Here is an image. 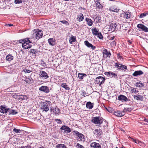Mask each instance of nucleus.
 <instances>
[{"label": "nucleus", "mask_w": 148, "mask_h": 148, "mask_svg": "<svg viewBox=\"0 0 148 148\" xmlns=\"http://www.w3.org/2000/svg\"><path fill=\"white\" fill-rule=\"evenodd\" d=\"M98 37L100 39H102L103 38V36L101 32H99L98 34L97 35Z\"/></svg>", "instance_id": "45"}, {"label": "nucleus", "mask_w": 148, "mask_h": 148, "mask_svg": "<svg viewBox=\"0 0 148 148\" xmlns=\"http://www.w3.org/2000/svg\"><path fill=\"white\" fill-rule=\"evenodd\" d=\"M90 146L92 148H101V146L100 144L96 142L91 143Z\"/></svg>", "instance_id": "15"}, {"label": "nucleus", "mask_w": 148, "mask_h": 148, "mask_svg": "<svg viewBox=\"0 0 148 148\" xmlns=\"http://www.w3.org/2000/svg\"><path fill=\"white\" fill-rule=\"evenodd\" d=\"M82 95L84 97H85L86 96H88L89 95H87V93H86V92L84 91H82Z\"/></svg>", "instance_id": "54"}, {"label": "nucleus", "mask_w": 148, "mask_h": 148, "mask_svg": "<svg viewBox=\"0 0 148 148\" xmlns=\"http://www.w3.org/2000/svg\"><path fill=\"white\" fill-rule=\"evenodd\" d=\"M148 14V13H143L141 14L139 16L140 18H143L145 16L147 15Z\"/></svg>", "instance_id": "44"}, {"label": "nucleus", "mask_w": 148, "mask_h": 148, "mask_svg": "<svg viewBox=\"0 0 148 148\" xmlns=\"http://www.w3.org/2000/svg\"><path fill=\"white\" fill-rule=\"evenodd\" d=\"M114 114L115 115L118 117L122 116L125 115V113H124L122 111H121L119 110L114 111Z\"/></svg>", "instance_id": "13"}, {"label": "nucleus", "mask_w": 148, "mask_h": 148, "mask_svg": "<svg viewBox=\"0 0 148 148\" xmlns=\"http://www.w3.org/2000/svg\"><path fill=\"white\" fill-rule=\"evenodd\" d=\"M99 0H95L94 1L96 7L98 9H101L103 8V6L100 3Z\"/></svg>", "instance_id": "20"}, {"label": "nucleus", "mask_w": 148, "mask_h": 148, "mask_svg": "<svg viewBox=\"0 0 148 148\" xmlns=\"http://www.w3.org/2000/svg\"><path fill=\"white\" fill-rule=\"evenodd\" d=\"M73 132L75 133V134L74 135H75L79 138V140L80 141H83L84 136V135L81 133H80L78 132L77 131H74Z\"/></svg>", "instance_id": "9"}, {"label": "nucleus", "mask_w": 148, "mask_h": 148, "mask_svg": "<svg viewBox=\"0 0 148 148\" xmlns=\"http://www.w3.org/2000/svg\"><path fill=\"white\" fill-rule=\"evenodd\" d=\"M22 71H23L26 73H29L32 72V71L31 69H30L29 67H26Z\"/></svg>", "instance_id": "30"}, {"label": "nucleus", "mask_w": 148, "mask_h": 148, "mask_svg": "<svg viewBox=\"0 0 148 148\" xmlns=\"http://www.w3.org/2000/svg\"><path fill=\"white\" fill-rule=\"evenodd\" d=\"M119 65H120V66H119V69L123 70L125 71L127 70V67L126 66L123 65L121 64Z\"/></svg>", "instance_id": "36"}, {"label": "nucleus", "mask_w": 148, "mask_h": 148, "mask_svg": "<svg viewBox=\"0 0 148 148\" xmlns=\"http://www.w3.org/2000/svg\"><path fill=\"white\" fill-rule=\"evenodd\" d=\"M76 147H77V148H79V147L80 148H84V147H83L82 145H81L80 144L78 143L77 144Z\"/></svg>", "instance_id": "50"}, {"label": "nucleus", "mask_w": 148, "mask_h": 148, "mask_svg": "<svg viewBox=\"0 0 148 148\" xmlns=\"http://www.w3.org/2000/svg\"><path fill=\"white\" fill-rule=\"evenodd\" d=\"M119 64H121L116 63H115V66L116 67L118 68V69H119V66H120V65Z\"/></svg>", "instance_id": "53"}, {"label": "nucleus", "mask_w": 148, "mask_h": 148, "mask_svg": "<svg viewBox=\"0 0 148 148\" xmlns=\"http://www.w3.org/2000/svg\"><path fill=\"white\" fill-rule=\"evenodd\" d=\"M118 99L122 101H127L128 100V98L125 96L122 95L119 96Z\"/></svg>", "instance_id": "14"}, {"label": "nucleus", "mask_w": 148, "mask_h": 148, "mask_svg": "<svg viewBox=\"0 0 148 148\" xmlns=\"http://www.w3.org/2000/svg\"><path fill=\"white\" fill-rule=\"evenodd\" d=\"M19 42L20 43H22V47L23 48L25 49H27L30 48L32 46V43L30 40L29 38H27L25 39H22L18 40H16V41H14L13 44H15Z\"/></svg>", "instance_id": "1"}, {"label": "nucleus", "mask_w": 148, "mask_h": 148, "mask_svg": "<svg viewBox=\"0 0 148 148\" xmlns=\"http://www.w3.org/2000/svg\"><path fill=\"white\" fill-rule=\"evenodd\" d=\"M25 146H21V147H18L17 148H25Z\"/></svg>", "instance_id": "61"}, {"label": "nucleus", "mask_w": 148, "mask_h": 148, "mask_svg": "<svg viewBox=\"0 0 148 148\" xmlns=\"http://www.w3.org/2000/svg\"><path fill=\"white\" fill-rule=\"evenodd\" d=\"M117 25L114 23H111L110 25L108 31L111 32H113L115 31H116V29H117Z\"/></svg>", "instance_id": "7"}, {"label": "nucleus", "mask_w": 148, "mask_h": 148, "mask_svg": "<svg viewBox=\"0 0 148 148\" xmlns=\"http://www.w3.org/2000/svg\"><path fill=\"white\" fill-rule=\"evenodd\" d=\"M61 86L62 87L64 88L66 90H69L70 89V88L68 86V85L66 83H62L61 85Z\"/></svg>", "instance_id": "33"}, {"label": "nucleus", "mask_w": 148, "mask_h": 148, "mask_svg": "<svg viewBox=\"0 0 148 148\" xmlns=\"http://www.w3.org/2000/svg\"><path fill=\"white\" fill-rule=\"evenodd\" d=\"M140 96H140V95H139V96H135V95L134 96V98L137 100H140V98L139 97Z\"/></svg>", "instance_id": "49"}, {"label": "nucleus", "mask_w": 148, "mask_h": 148, "mask_svg": "<svg viewBox=\"0 0 148 148\" xmlns=\"http://www.w3.org/2000/svg\"><path fill=\"white\" fill-rule=\"evenodd\" d=\"M103 119L100 116H96L92 118L91 121L96 124L100 125L103 123Z\"/></svg>", "instance_id": "3"}, {"label": "nucleus", "mask_w": 148, "mask_h": 148, "mask_svg": "<svg viewBox=\"0 0 148 148\" xmlns=\"http://www.w3.org/2000/svg\"><path fill=\"white\" fill-rule=\"evenodd\" d=\"M48 41L49 45L52 46L54 45H55V42L53 38H49Z\"/></svg>", "instance_id": "34"}, {"label": "nucleus", "mask_w": 148, "mask_h": 148, "mask_svg": "<svg viewBox=\"0 0 148 148\" xmlns=\"http://www.w3.org/2000/svg\"><path fill=\"white\" fill-rule=\"evenodd\" d=\"M114 36H112L110 38V39L112 40H113L114 39Z\"/></svg>", "instance_id": "60"}, {"label": "nucleus", "mask_w": 148, "mask_h": 148, "mask_svg": "<svg viewBox=\"0 0 148 148\" xmlns=\"http://www.w3.org/2000/svg\"><path fill=\"white\" fill-rule=\"evenodd\" d=\"M60 129L61 131L64 130V132L66 134H68L71 131L70 128L69 127L65 125H63Z\"/></svg>", "instance_id": "11"}, {"label": "nucleus", "mask_w": 148, "mask_h": 148, "mask_svg": "<svg viewBox=\"0 0 148 148\" xmlns=\"http://www.w3.org/2000/svg\"><path fill=\"white\" fill-rule=\"evenodd\" d=\"M6 25H7L8 26H12L13 25V24H6Z\"/></svg>", "instance_id": "59"}, {"label": "nucleus", "mask_w": 148, "mask_h": 148, "mask_svg": "<svg viewBox=\"0 0 148 148\" xmlns=\"http://www.w3.org/2000/svg\"><path fill=\"white\" fill-rule=\"evenodd\" d=\"M132 91L134 92H137L138 91L136 90V89L135 88H134L132 89Z\"/></svg>", "instance_id": "56"}, {"label": "nucleus", "mask_w": 148, "mask_h": 148, "mask_svg": "<svg viewBox=\"0 0 148 148\" xmlns=\"http://www.w3.org/2000/svg\"><path fill=\"white\" fill-rule=\"evenodd\" d=\"M133 109L131 108H124L122 111L125 114V112H130Z\"/></svg>", "instance_id": "31"}, {"label": "nucleus", "mask_w": 148, "mask_h": 148, "mask_svg": "<svg viewBox=\"0 0 148 148\" xmlns=\"http://www.w3.org/2000/svg\"><path fill=\"white\" fill-rule=\"evenodd\" d=\"M19 95L14 94L12 96L15 99H17L18 100Z\"/></svg>", "instance_id": "51"}, {"label": "nucleus", "mask_w": 148, "mask_h": 148, "mask_svg": "<svg viewBox=\"0 0 148 148\" xmlns=\"http://www.w3.org/2000/svg\"><path fill=\"white\" fill-rule=\"evenodd\" d=\"M51 88L50 89L47 86H42L39 88V90L45 93H48L50 92Z\"/></svg>", "instance_id": "8"}, {"label": "nucleus", "mask_w": 148, "mask_h": 148, "mask_svg": "<svg viewBox=\"0 0 148 148\" xmlns=\"http://www.w3.org/2000/svg\"><path fill=\"white\" fill-rule=\"evenodd\" d=\"M39 75L40 77H42L45 79H47L49 77L47 73L46 72L43 71H40Z\"/></svg>", "instance_id": "10"}, {"label": "nucleus", "mask_w": 148, "mask_h": 148, "mask_svg": "<svg viewBox=\"0 0 148 148\" xmlns=\"http://www.w3.org/2000/svg\"><path fill=\"white\" fill-rule=\"evenodd\" d=\"M144 121L148 123V119H145Z\"/></svg>", "instance_id": "62"}, {"label": "nucleus", "mask_w": 148, "mask_h": 148, "mask_svg": "<svg viewBox=\"0 0 148 148\" xmlns=\"http://www.w3.org/2000/svg\"><path fill=\"white\" fill-rule=\"evenodd\" d=\"M9 114L14 115L16 114L18 112L15 110H9Z\"/></svg>", "instance_id": "41"}, {"label": "nucleus", "mask_w": 148, "mask_h": 148, "mask_svg": "<svg viewBox=\"0 0 148 148\" xmlns=\"http://www.w3.org/2000/svg\"><path fill=\"white\" fill-rule=\"evenodd\" d=\"M105 80V77L101 76L98 77L96 78V84H99L100 86L104 83Z\"/></svg>", "instance_id": "5"}, {"label": "nucleus", "mask_w": 148, "mask_h": 148, "mask_svg": "<svg viewBox=\"0 0 148 148\" xmlns=\"http://www.w3.org/2000/svg\"><path fill=\"white\" fill-rule=\"evenodd\" d=\"M54 120H55V121H57V123H58V124H61L62 123V122L61 120L60 119H56Z\"/></svg>", "instance_id": "48"}, {"label": "nucleus", "mask_w": 148, "mask_h": 148, "mask_svg": "<svg viewBox=\"0 0 148 148\" xmlns=\"http://www.w3.org/2000/svg\"><path fill=\"white\" fill-rule=\"evenodd\" d=\"M127 42H128V44L130 45L132 43L133 40H128Z\"/></svg>", "instance_id": "55"}, {"label": "nucleus", "mask_w": 148, "mask_h": 148, "mask_svg": "<svg viewBox=\"0 0 148 148\" xmlns=\"http://www.w3.org/2000/svg\"><path fill=\"white\" fill-rule=\"evenodd\" d=\"M122 14H123V17L126 19L130 18L131 16V14L129 12L128 13L127 12H124Z\"/></svg>", "instance_id": "23"}, {"label": "nucleus", "mask_w": 148, "mask_h": 148, "mask_svg": "<svg viewBox=\"0 0 148 148\" xmlns=\"http://www.w3.org/2000/svg\"><path fill=\"white\" fill-rule=\"evenodd\" d=\"M93 105L94 103H91L90 101L87 102L86 104V108L90 109L93 108Z\"/></svg>", "instance_id": "24"}, {"label": "nucleus", "mask_w": 148, "mask_h": 148, "mask_svg": "<svg viewBox=\"0 0 148 148\" xmlns=\"http://www.w3.org/2000/svg\"><path fill=\"white\" fill-rule=\"evenodd\" d=\"M18 97V100H23L25 99H28L27 96L26 95H19Z\"/></svg>", "instance_id": "38"}, {"label": "nucleus", "mask_w": 148, "mask_h": 148, "mask_svg": "<svg viewBox=\"0 0 148 148\" xmlns=\"http://www.w3.org/2000/svg\"><path fill=\"white\" fill-rule=\"evenodd\" d=\"M25 81L27 82V83H29L30 82L31 80L29 79L28 78Z\"/></svg>", "instance_id": "57"}, {"label": "nucleus", "mask_w": 148, "mask_h": 148, "mask_svg": "<svg viewBox=\"0 0 148 148\" xmlns=\"http://www.w3.org/2000/svg\"><path fill=\"white\" fill-rule=\"evenodd\" d=\"M120 10L119 9L115 8L114 6H111L109 9V10L110 11L117 13Z\"/></svg>", "instance_id": "21"}, {"label": "nucleus", "mask_w": 148, "mask_h": 148, "mask_svg": "<svg viewBox=\"0 0 148 148\" xmlns=\"http://www.w3.org/2000/svg\"><path fill=\"white\" fill-rule=\"evenodd\" d=\"M84 17L82 13H80L77 18V21L81 22L84 19Z\"/></svg>", "instance_id": "22"}, {"label": "nucleus", "mask_w": 148, "mask_h": 148, "mask_svg": "<svg viewBox=\"0 0 148 148\" xmlns=\"http://www.w3.org/2000/svg\"><path fill=\"white\" fill-rule=\"evenodd\" d=\"M135 85L137 87H142L144 86V83L140 81L136 83Z\"/></svg>", "instance_id": "32"}, {"label": "nucleus", "mask_w": 148, "mask_h": 148, "mask_svg": "<svg viewBox=\"0 0 148 148\" xmlns=\"http://www.w3.org/2000/svg\"><path fill=\"white\" fill-rule=\"evenodd\" d=\"M22 2V1L21 0H15L14 3L16 4L21 3Z\"/></svg>", "instance_id": "47"}, {"label": "nucleus", "mask_w": 148, "mask_h": 148, "mask_svg": "<svg viewBox=\"0 0 148 148\" xmlns=\"http://www.w3.org/2000/svg\"><path fill=\"white\" fill-rule=\"evenodd\" d=\"M76 40L75 36H72L69 40V42L70 44H72L73 42H75Z\"/></svg>", "instance_id": "37"}, {"label": "nucleus", "mask_w": 148, "mask_h": 148, "mask_svg": "<svg viewBox=\"0 0 148 148\" xmlns=\"http://www.w3.org/2000/svg\"><path fill=\"white\" fill-rule=\"evenodd\" d=\"M10 109L6 108L5 106H0V112L3 113H6L8 112H9Z\"/></svg>", "instance_id": "16"}, {"label": "nucleus", "mask_w": 148, "mask_h": 148, "mask_svg": "<svg viewBox=\"0 0 148 148\" xmlns=\"http://www.w3.org/2000/svg\"><path fill=\"white\" fill-rule=\"evenodd\" d=\"M132 140L134 142L136 143H137V142H136V140L135 139H133V138H132Z\"/></svg>", "instance_id": "58"}, {"label": "nucleus", "mask_w": 148, "mask_h": 148, "mask_svg": "<svg viewBox=\"0 0 148 148\" xmlns=\"http://www.w3.org/2000/svg\"><path fill=\"white\" fill-rule=\"evenodd\" d=\"M96 22V23H98L101 21V17L100 16H97L95 18Z\"/></svg>", "instance_id": "42"}, {"label": "nucleus", "mask_w": 148, "mask_h": 148, "mask_svg": "<svg viewBox=\"0 0 148 148\" xmlns=\"http://www.w3.org/2000/svg\"><path fill=\"white\" fill-rule=\"evenodd\" d=\"M60 22L66 25H69V23H68V22L65 20L60 21Z\"/></svg>", "instance_id": "46"}, {"label": "nucleus", "mask_w": 148, "mask_h": 148, "mask_svg": "<svg viewBox=\"0 0 148 148\" xmlns=\"http://www.w3.org/2000/svg\"><path fill=\"white\" fill-rule=\"evenodd\" d=\"M51 102L49 101L47 102H44L41 105V109L42 110V111L47 112L49 110V106Z\"/></svg>", "instance_id": "4"}, {"label": "nucleus", "mask_w": 148, "mask_h": 148, "mask_svg": "<svg viewBox=\"0 0 148 148\" xmlns=\"http://www.w3.org/2000/svg\"><path fill=\"white\" fill-rule=\"evenodd\" d=\"M78 77L80 79H83V77H85L87 76V75L84 73H79L78 74Z\"/></svg>", "instance_id": "29"}, {"label": "nucleus", "mask_w": 148, "mask_h": 148, "mask_svg": "<svg viewBox=\"0 0 148 148\" xmlns=\"http://www.w3.org/2000/svg\"><path fill=\"white\" fill-rule=\"evenodd\" d=\"M85 21L87 22V24L89 26H91L93 24L92 21L90 19L88 18H85Z\"/></svg>", "instance_id": "26"}, {"label": "nucleus", "mask_w": 148, "mask_h": 148, "mask_svg": "<svg viewBox=\"0 0 148 148\" xmlns=\"http://www.w3.org/2000/svg\"><path fill=\"white\" fill-rule=\"evenodd\" d=\"M103 55L104 56V55H106L107 57L109 58L110 57V56L111 55V53L110 52V51H109L108 52V50L107 49H105L103 50Z\"/></svg>", "instance_id": "28"}, {"label": "nucleus", "mask_w": 148, "mask_h": 148, "mask_svg": "<svg viewBox=\"0 0 148 148\" xmlns=\"http://www.w3.org/2000/svg\"><path fill=\"white\" fill-rule=\"evenodd\" d=\"M137 27L140 31H143L145 32H148V28L142 24H138Z\"/></svg>", "instance_id": "6"}, {"label": "nucleus", "mask_w": 148, "mask_h": 148, "mask_svg": "<svg viewBox=\"0 0 148 148\" xmlns=\"http://www.w3.org/2000/svg\"><path fill=\"white\" fill-rule=\"evenodd\" d=\"M94 133L98 136H99L101 135L102 132L100 129H96L94 131Z\"/></svg>", "instance_id": "25"}, {"label": "nucleus", "mask_w": 148, "mask_h": 148, "mask_svg": "<svg viewBox=\"0 0 148 148\" xmlns=\"http://www.w3.org/2000/svg\"><path fill=\"white\" fill-rule=\"evenodd\" d=\"M14 59V57L12 56L11 54H8L6 57V60L10 62L12 60H13Z\"/></svg>", "instance_id": "27"}, {"label": "nucleus", "mask_w": 148, "mask_h": 148, "mask_svg": "<svg viewBox=\"0 0 148 148\" xmlns=\"http://www.w3.org/2000/svg\"><path fill=\"white\" fill-rule=\"evenodd\" d=\"M119 64H121L116 63H115V66L116 67L118 68V69H119V66H120V65Z\"/></svg>", "instance_id": "52"}, {"label": "nucleus", "mask_w": 148, "mask_h": 148, "mask_svg": "<svg viewBox=\"0 0 148 148\" xmlns=\"http://www.w3.org/2000/svg\"><path fill=\"white\" fill-rule=\"evenodd\" d=\"M144 72L141 70L135 71L132 74V75L134 77H136L143 74Z\"/></svg>", "instance_id": "18"}, {"label": "nucleus", "mask_w": 148, "mask_h": 148, "mask_svg": "<svg viewBox=\"0 0 148 148\" xmlns=\"http://www.w3.org/2000/svg\"><path fill=\"white\" fill-rule=\"evenodd\" d=\"M104 74L108 77H110L111 78H116L117 77V74L112 72H106Z\"/></svg>", "instance_id": "12"}, {"label": "nucleus", "mask_w": 148, "mask_h": 148, "mask_svg": "<svg viewBox=\"0 0 148 148\" xmlns=\"http://www.w3.org/2000/svg\"><path fill=\"white\" fill-rule=\"evenodd\" d=\"M56 148H66V146L63 144H59L56 147Z\"/></svg>", "instance_id": "40"}, {"label": "nucleus", "mask_w": 148, "mask_h": 148, "mask_svg": "<svg viewBox=\"0 0 148 148\" xmlns=\"http://www.w3.org/2000/svg\"><path fill=\"white\" fill-rule=\"evenodd\" d=\"M92 31L93 34L97 36L99 33L98 30L96 28H94L92 29Z\"/></svg>", "instance_id": "39"}, {"label": "nucleus", "mask_w": 148, "mask_h": 148, "mask_svg": "<svg viewBox=\"0 0 148 148\" xmlns=\"http://www.w3.org/2000/svg\"><path fill=\"white\" fill-rule=\"evenodd\" d=\"M13 131L16 133H20L21 131L20 129H16L15 128L13 129Z\"/></svg>", "instance_id": "43"}, {"label": "nucleus", "mask_w": 148, "mask_h": 148, "mask_svg": "<svg viewBox=\"0 0 148 148\" xmlns=\"http://www.w3.org/2000/svg\"><path fill=\"white\" fill-rule=\"evenodd\" d=\"M30 52L33 54L36 55L37 54H38L40 52V51H38L37 49H31Z\"/></svg>", "instance_id": "35"}, {"label": "nucleus", "mask_w": 148, "mask_h": 148, "mask_svg": "<svg viewBox=\"0 0 148 148\" xmlns=\"http://www.w3.org/2000/svg\"><path fill=\"white\" fill-rule=\"evenodd\" d=\"M110 109V108H108V109H107V110L108 111L110 112V111L109 110V109Z\"/></svg>", "instance_id": "64"}, {"label": "nucleus", "mask_w": 148, "mask_h": 148, "mask_svg": "<svg viewBox=\"0 0 148 148\" xmlns=\"http://www.w3.org/2000/svg\"><path fill=\"white\" fill-rule=\"evenodd\" d=\"M50 110L51 112L53 111L56 114H58L59 113H60V109L57 106L55 107V109H53L52 108H51L50 109Z\"/></svg>", "instance_id": "19"}, {"label": "nucleus", "mask_w": 148, "mask_h": 148, "mask_svg": "<svg viewBox=\"0 0 148 148\" xmlns=\"http://www.w3.org/2000/svg\"><path fill=\"white\" fill-rule=\"evenodd\" d=\"M85 45L88 48H91L92 50L95 49L96 47L93 46L92 44L90 43L87 40L85 41L84 42Z\"/></svg>", "instance_id": "17"}, {"label": "nucleus", "mask_w": 148, "mask_h": 148, "mask_svg": "<svg viewBox=\"0 0 148 148\" xmlns=\"http://www.w3.org/2000/svg\"><path fill=\"white\" fill-rule=\"evenodd\" d=\"M113 44H115V45H116V43L115 42V41H113Z\"/></svg>", "instance_id": "63"}, {"label": "nucleus", "mask_w": 148, "mask_h": 148, "mask_svg": "<svg viewBox=\"0 0 148 148\" xmlns=\"http://www.w3.org/2000/svg\"><path fill=\"white\" fill-rule=\"evenodd\" d=\"M33 33L35 38L37 40L41 38L43 35L42 31L39 29H35Z\"/></svg>", "instance_id": "2"}]
</instances>
